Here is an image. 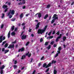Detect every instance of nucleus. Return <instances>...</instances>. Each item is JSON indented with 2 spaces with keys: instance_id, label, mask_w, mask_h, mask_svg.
Instances as JSON below:
<instances>
[{
  "instance_id": "nucleus-17",
  "label": "nucleus",
  "mask_w": 74,
  "mask_h": 74,
  "mask_svg": "<svg viewBox=\"0 0 74 74\" xmlns=\"http://www.w3.org/2000/svg\"><path fill=\"white\" fill-rule=\"evenodd\" d=\"M53 37V36H50L47 38V39H48V38H52Z\"/></svg>"
},
{
  "instance_id": "nucleus-30",
  "label": "nucleus",
  "mask_w": 74,
  "mask_h": 74,
  "mask_svg": "<svg viewBox=\"0 0 74 74\" xmlns=\"http://www.w3.org/2000/svg\"><path fill=\"white\" fill-rule=\"evenodd\" d=\"M66 37L65 36L63 38V41H65V40H66Z\"/></svg>"
},
{
  "instance_id": "nucleus-35",
  "label": "nucleus",
  "mask_w": 74,
  "mask_h": 74,
  "mask_svg": "<svg viewBox=\"0 0 74 74\" xmlns=\"http://www.w3.org/2000/svg\"><path fill=\"white\" fill-rule=\"evenodd\" d=\"M50 7V5L49 4L47 6V8H49Z\"/></svg>"
},
{
  "instance_id": "nucleus-44",
  "label": "nucleus",
  "mask_w": 74,
  "mask_h": 74,
  "mask_svg": "<svg viewBox=\"0 0 74 74\" xmlns=\"http://www.w3.org/2000/svg\"><path fill=\"white\" fill-rule=\"evenodd\" d=\"M51 32H50L48 34V35L49 36H50L51 35Z\"/></svg>"
},
{
  "instance_id": "nucleus-40",
  "label": "nucleus",
  "mask_w": 74,
  "mask_h": 74,
  "mask_svg": "<svg viewBox=\"0 0 74 74\" xmlns=\"http://www.w3.org/2000/svg\"><path fill=\"white\" fill-rule=\"evenodd\" d=\"M2 51L3 52H4L5 51V49L4 48H3L2 49Z\"/></svg>"
},
{
  "instance_id": "nucleus-9",
  "label": "nucleus",
  "mask_w": 74,
  "mask_h": 74,
  "mask_svg": "<svg viewBox=\"0 0 74 74\" xmlns=\"http://www.w3.org/2000/svg\"><path fill=\"white\" fill-rule=\"evenodd\" d=\"M10 12H11V14L12 15H14L15 14V11L14 10H10Z\"/></svg>"
},
{
  "instance_id": "nucleus-24",
  "label": "nucleus",
  "mask_w": 74,
  "mask_h": 74,
  "mask_svg": "<svg viewBox=\"0 0 74 74\" xmlns=\"http://www.w3.org/2000/svg\"><path fill=\"white\" fill-rule=\"evenodd\" d=\"M4 27V25L2 24L1 26H0V28L3 29V27Z\"/></svg>"
},
{
  "instance_id": "nucleus-43",
  "label": "nucleus",
  "mask_w": 74,
  "mask_h": 74,
  "mask_svg": "<svg viewBox=\"0 0 74 74\" xmlns=\"http://www.w3.org/2000/svg\"><path fill=\"white\" fill-rule=\"evenodd\" d=\"M44 56H43L42 57V58L40 59V60H43V59H44Z\"/></svg>"
},
{
  "instance_id": "nucleus-47",
  "label": "nucleus",
  "mask_w": 74,
  "mask_h": 74,
  "mask_svg": "<svg viewBox=\"0 0 74 74\" xmlns=\"http://www.w3.org/2000/svg\"><path fill=\"white\" fill-rule=\"evenodd\" d=\"M7 10H8V8H7L5 9L4 11V12H6L7 11Z\"/></svg>"
},
{
  "instance_id": "nucleus-55",
  "label": "nucleus",
  "mask_w": 74,
  "mask_h": 74,
  "mask_svg": "<svg viewBox=\"0 0 74 74\" xmlns=\"http://www.w3.org/2000/svg\"><path fill=\"white\" fill-rule=\"evenodd\" d=\"M25 25V23H23L22 24V26H24V25Z\"/></svg>"
},
{
  "instance_id": "nucleus-27",
  "label": "nucleus",
  "mask_w": 74,
  "mask_h": 74,
  "mask_svg": "<svg viewBox=\"0 0 74 74\" xmlns=\"http://www.w3.org/2000/svg\"><path fill=\"white\" fill-rule=\"evenodd\" d=\"M57 73V71L56 70H54V74H56Z\"/></svg>"
},
{
  "instance_id": "nucleus-12",
  "label": "nucleus",
  "mask_w": 74,
  "mask_h": 74,
  "mask_svg": "<svg viewBox=\"0 0 74 74\" xmlns=\"http://www.w3.org/2000/svg\"><path fill=\"white\" fill-rule=\"evenodd\" d=\"M39 25H40V23H38L36 25V30L39 27Z\"/></svg>"
},
{
  "instance_id": "nucleus-22",
  "label": "nucleus",
  "mask_w": 74,
  "mask_h": 74,
  "mask_svg": "<svg viewBox=\"0 0 74 74\" xmlns=\"http://www.w3.org/2000/svg\"><path fill=\"white\" fill-rule=\"evenodd\" d=\"M48 14H46L45 16V17H44V19H46L47 18V17H48Z\"/></svg>"
},
{
  "instance_id": "nucleus-8",
  "label": "nucleus",
  "mask_w": 74,
  "mask_h": 74,
  "mask_svg": "<svg viewBox=\"0 0 74 74\" xmlns=\"http://www.w3.org/2000/svg\"><path fill=\"white\" fill-rule=\"evenodd\" d=\"M24 50H25V49L23 47L21 48V49H20L18 50V52H22L23 51H24Z\"/></svg>"
},
{
  "instance_id": "nucleus-13",
  "label": "nucleus",
  "mask_w": 74,
  "mask_h": 74,
  "mask_svg": "<svg viewBox=\"0 0 74 74\" xmlns=\"http://www.w3.org/2000/svg\"><path fill=\"white\" fill-rule=\"evenodd\" d=\"M58 49L59 51H58L57 52L58 53H60V51H60V50L62 49V48H61V47H59V48H58Z\"/></svg>"
},
{
  "instance_id": "nucleus-15",
  "label": "nucleus",
  "mask_w": 74,
  "mask_h": 74,
  "mask_svg": "<svg viewBox=\"0 0 74 74\" xmlns=\"http://www.w3.org/2000/svg\"><path fill=\"white\" fill-rule=\"evenodd\" d=\"M8 38H9L10 37V32H9L8 34Z\"/></svg>"
},
{
  "instance_id": "nucleus-53",
  "label": "nucleus",
  "mask_w": 74,
  "mask_h": 74,
  "mask_svg": "<svg viewBox=\"0 0 74 74\" xmlns=\"http://www.w3.org/2000/svg\"><path fill=\"white\" fill-rule=\"evenodd\" d=\"M24 68H25V67H24V66L23 67L21 68V70H23V69H24Z\"/></svg>"
},
{
  "instance_id": "nucleus-36",
  "label": "nucleus",
  "mask_w": 74,
  "mask_h": 74,
  "mask_svg": "<svg viewBox=\"0 0 74 74\" xmlns=\"http://www.w3.org/2000/svg\"><path fill=\"white\" fill-rule=\"evenodd\" d=\"M4 17V14H2V16H1L2 18H3Z\"/></svg>"
},
{
  "instance_id": "nucleus-14",
  "label": "nucleus",
  "mask_w": 74,
  "mask_h": 74,
  "mask_svg": "<svg viewBox=\"0 0 74 74\" xmlns=\"http://www.w3.org/2000/svg\"><path fill=\"white\" fill-rule=\"evenodd\" d=\"M4 53L5 54V53H7V52H9V50H5L4 51Z\"/></svg>"
},
{
  "instance_id": "nucleus-62",
  "label": "nucleus",
  "mask_w": 74,
  "mask_h": 74,
  "mask_svg": "<svg viewBox=\"0 0 74 74\" xmlns=\"http://www.w3.org/2000/svg\"><path fill=\"white\" fill-rule=\"evenodd\" d=\"M8 5H10L11 3H10V2L8 3Z\"/></svg>"
},
{
  "instance_id": "nucleus-57",
  "label": "nucleus",
  "mask_w": 74,
  "mask_h": 74,
  "mask_svg": "<svg viewBox=\"0 0 74 74\" xmlns=\"http://www.w3.org/2000/svg\"><path fill=\"white\" fill-rule=\"evenodd\" d=\"M55 31H54L53 32V34H55Z\"/></svg>"
},
{
  "instance_id": "nucleus-50",
  "label": "nucleus",
  "mask_w": 74,
  "mask_h": 74,
  "mask_svg": "<svg viewBox=\"0 0 74 74\" xmlns=\"http://www.w3.org/2000/svg\"><path fill=\"white\" fill-rule=\"evenodd\" d=\"M35 73H36V71L34 70L32 73V74H35Z\"/></svg>"
},
{
  "instance_id": "nucleus-46",
  "label": "nucleus",
  "mask_w": 74,
  "mask_h": 74,
  "mask_svg": "<svg viewBox=\"0 0 74 74\" xmlns=\"http://www.w3.org/2000/svg\"><path fill=\"white\" fill-rule=\"evenodd\" d=\"M43 40L42 38H41L40 39V42H42Z\"/></svg>"
},
{
  "instance_id": "nucleus-5",
  "label": "nucleus",
  "mask_w": 74,
  "mask_h": 74,
  "mask_svg": "<svg viewBox=\"0 0 74 74\" xmlns=\"http://www.w3.org/2000/svg\"><path fill=\"white\" fill-rule=\"evenodd\" d=\"M5 37H3V36H0V43L2 42V41H3V40H5Z\"/></svg>"
},
{
  "instance_id": "nucleus-26",
  "label": "nucleus",
  "mask_w": 74,
  "mask_h": 74,
  "mask_svg": "<svg viewBox=\"0 0 74 74\" xmlns=\"http://www.w3.org/2000/svg\"><path fill=\"white\" fill-rule=\"evenodd\" d=\"M51 45H50L48 47H47V49H49L51 48Z\"/></svg>"
},
{
  "instance_id": "nucleus-1",
  "label": "nucleus",
  "mask_w": 74,
  "mask_h": 74,
  "mask_svg": "<svg viewBox=\"0 0 74 74\" xmlns=\"http://www.w3.org/2000/svg\"><path fill=\"white\" fill-rule=\"evenodd\" d=\"M47 26H45L44 28V29L42 30L39 29L38 31V34H42L45 31V30L47 29Z\"/></svg>"
},
{
  "instance_id": "nucleus-45",
  "label": "nucleus",
  "mask_w": 74,
  "mask_h": 74,
  "mask_svg": "<svg viewBox=\"0 0 74 74\" xmlns=\"http://www.w3.org/2000/svg\"><path fill=\"white\" fill-rule=\"evenodd\" d=\"M16 63H17V61L16 60H15L14 61V64H16Z\"/></svg>"
},
{
  "instance_id": "nucleus-39",
  "label": "nucleus",
  "mask_w": 74,
  "mask_h": 74,
  "mask_svg": "<svg viewBox=\"0 0 74 74\" xmlns=\"http://www.w3.org/2000/svg\"><path fill=\"white\" fill-rule=\"evenodd\" d=\"M48 42H46L45 43V45H48Z\"/></svg>"
},
{
  "instance_id": "nucleus-10",
  "label": "nucleus",
  "mask_w": 74,
  "mask_h": 74,
  "mask_svg": "<svg viewBox=\"0 0 74 74\" xmlns=\"http://www.w3.org/2000/svg\"><path fill=\"white\" fill-rule=\"evenodd\" d=\"M29 52H28L27 53H26V56H28V57H30L31 56V54L30 53L29 54Z\"/></svg>"
},
{
  "instance_id": "nucleus-59",
  "label": "nucleus",
  "mask_w": 74,
  "mask_h": 74,
  "mask_svg": "<svg viewBox=\"0 0 74 74\" xmlns=\"http://www.w3.org/2000/svg\"><path fill=\"white\" fill-rule=\"evenodd\" d=\"M74 4V2H73L71 4V5H73Z\"/></svg>"
},
{
  "instance_id": "nucleus-2",
  "label": "nucleus",
  "mask_w": 74,
  "mask_h": 74,
  "mask_svg": "<svg viewBox=\"0 0 74 74\" xmlns=\"http://www.w3.org/2000/svg\"><path fill=\"white\" fill-rule=\"evenodd\" d=\"M16 41L15 40L14 42H12V44L9 45V46L8 47V48H14V44H15Z\"/></svg>"
},
{
  "instance_id": "nucleus-31",
  "label": "nucleus",
  "mask_w": 74,
  "mask_h": 74,
  "mask_svg": "<svg viewBox=\"0 0 74 74\" xmlns=\"http://www.w3.org/2000/svg\"><path fill=\"white\" fill-rule=\"evenodd\" d=\"M7 47H8V44L7 43H6L5 44V47L7 48Z\"/></svg>"
},
{
  "instance_id": "nucleus-16",
  "label": "nucleus",
  "mask_w": 74,
  "mask_h": 74,
  "mask_svg": "<svg viewBox=\"0 0 74 74\" xmlns=\"http://www.w3.org/2000/svg\"><path fill=\"white\" fill-rule=\"evenodd\" d=\"M7 5H4L3 6V8H4V9H5V8H7Z\"/></svg>"
},
{
  "instance_id": "nucleus-41",
  "label": "nucleus",
  "mask_w": 74,
  "mask_h": 74,
  "mask_svg": "<svg viewBox=\"0 0 74 74\" xmlns=\"http://www.w3.org/2000/svg\"><path fill=\"white\" fill-rule=\"evenodd\" d=\"M15 18H13L11 19L12 21H15Z\"/></svg>"
},
{
  "instance_id": "nucleus-23",
  "label": "nucleus",
  "mask_w": 74,
  "mask_h": 74,
  "mask_svg": "<svg viewBox=\"0 0 74 74\" xmlns=\"http://www.w3.org/2000/svg\"><path fill=\"white\" fill-rule=\"evenodd\" d=\"M13 67L14 69H16V67H17V65H14L13 66Z\"/></svg>"
},
{
  "instance_id": "nucleus-42",
  "label": "nucleus",
  "mask_w": 74,
  "mask_h": 74,
  "mask_svg": "<svg viewBox=\"0 0 74 74\" xmlns=\"http://www.w3.org/2000/svg\"><path fill=\"white\" fill-rule=\"evenodd\" d=\"M29 44V42H28L26 44V46L28 45Z\"/></svg>"
},
{
  "instance_id": "nucleus-7",
  "label": "nucleus",
  "mask_w": 74,
  "mask_h": 74,
  "mask_svg": "<svg viewBox=\"0 0 74 74\" xmlns=\"http://www.w3.org/2000/svg\"><path fill=\"white\" fill-rule=\"evenodd\" d=\"M53 18H54V20H55V19H58V17H56V14H55L53 15Z\"/></svg>"
},
{
  "instance_id": "nucleus-54",
  "label": "nucleus",
  "mask_w": 74,
  "mask_h": 74,
  "mask_svg": "<svg viewBox=\"0 0 74 74\" xmlns=\"http://www.w3.org/2000/svg\"><path fill=\"white\" fill-rule=\"evenodd\" d=\"M21 73V70H19L18 71V73Z\"/></svg>"
},
{
  "instance_id": "nucleus-61",
  "label": "nucleus",
  "mask_w": 74,
  "mask_h": 74,
  "mask_svg": "<svg viewBox=\"0 0 74 74\" xmlns=\"http://www.w3.org/2000/svg\"><path fill=\"white\" fill-rule=\"evenodd\" d=\"M26 8V7H25V6H23V9H25V8Z\"/></svg>"
},
{
  "instance_id": "nucleus-4",
  "label": "nucleus",
  "mask_w": 74,
  "mask_h": 74,
  "mask_svg": "<svg viewBox=\"0 0 74 74\" xmlns=\"http://www.w3.org/2000/svg\"><path fill=\"white\" fill-rule=\"evenodd\" d=\"M4 67H5V66L4 65H2V66H0V70H1L0 72L1 74H2L3 73V70H2V69H4Z\"/></svg>"
},
{
  "instance_id": "nucleus-60",
  "label": "nucleus",
  "mask_w": 74,
  "mask_h": 74,
  "mask_svg": "<svg viewBox=\"0 0 74 74\" xmlns=\"http://www.w3.org/2000/svg\"><path fill=\"white\" fill-rule=\"evenodd\" d=\"M40 65H41V63H40L38 64V66H40Z\"/></svg>"
},
{
  "instance_id": "nucleus-18",
  "label": "nucleus",
  "mask_w": 74,
  "mask_h": 74,
  "mask_svg": "<svg viewBox=\"0 0 74 74\" xmlns=\"http://www.w3.org/2000/svg\"><path fill=\"white\" fill-rule=\"evenodd\" d=\"M14 27H15L14 26H13L11 28V30H12V31L14 30Z\"/></svg>"
},
{
  "instance_id": "nucleus-63",
  "label": "nucleus",
  "mask_w": 74,
  "mask_h": 74,
  "mask_svg": "<svg viewBox=\"0 0 74 74\" xmlns=\"http://www.w3.org/2000/svg\"><path fill=\"white\" fill-rule=\"evenodd\" d=\"M11 14V12H9L8 14V15H10Z\"/></svg>"
},
{
  "instance_id": "nucleus-19",
  "label": "nucleus",
  "mask_w": 74,
  "mask_h": 74,
  "mask_svg": "<svg viewBox=\"0 0 74 74\" xmlns=\"http://www.w3.org/2000/svg\"><path fill=\"white\" fill-rule=\"evenodd\" d=\"M25 57H26V56L25 55H23V56H22L21 57V59H25Z\"/></svg>"
},
{
  "instance_id": "nucleus-38",
  "label": "nucleus",
  "mask_w": 74,
  "mask_h": 74,
  "mask_svg": "<svg viewBox=\"0 0 74 74\" xmlns=\"http://www.w3.org/2000/svg\"><path fill=\"white\" fill-rule=\"evenodd\" d=\"M49 68H48L46 71H45V73H46V72H47V71H49Z\"/></svg>"
},
{
  "instance_id": "nucleus-28",
  "label": "nucleus",
  "mask_w": 74,
  "mask_h": 74,
  "mask_svg": "<svg viewBox=\"0 0 74 74\" xmlns=\"http://www.w3.org/2000/svg\"><path fill=\"white\" fill-rule=\"evenodd\" d=\"M15 34V33L14 32H13L11 33V35L12 36H14Z\"/></svg>"
},
{
  "instance_id": "nucleus-64",
  "label": "nucleus",
  "mask_w": 74,
  "mask_h": 74,
  "mask_svg": "<svg viewBox=\"0 0 74 74\" xmlns=\"http://www.w3.org/2000/svg\"><path fill=\"white\" fill-rule=\"evenodd\" d=\"M31 36H32V37H33L34 36V34H31Z\"/></svg>"
},
{
  "instance_id": "nucleus-29",
  "label": "nucleus",
  "mask_w": 74,
  "mask_h": 74,
  "mask_svg": "<svg viewBox=\"0 0 74 74\" xmlns=\"http://www.w3.org/2000/svg\"><path fill=\"white\" fill-rule=\"evenodd\" d=\"M25 0H23V3H22V4H25Z\"/></svg>"
},
{
  "instance_id": "nucleus-51",
  "label": "nucleus",
  "mask_w": 74,
  "mask_h": 74,
  "mask_svg": "<svg viewBox=\"0 0 74 74\" xmlns=\"http://www.w3.org/2000/svg\"><path fill=\"white\" fill-rule=\"evenodd\" d=\"M53 47H54V48H55V47H56V45L54 44V45Z\"/></svg>"
},
{
  "instance_id": "nucleus-6",
  "label": "nucleus",
  "mask_w": 74,
  "mask_h": 74,
  "mask_svg": "<svg viewBox=\"0 0 74 74\" xmlns=\"http://www.w3.org/2000/svg\"><path fill=\"white\" fill-rule=\"evenodd\" d=\"M62 37V34H60V35L59 36H58L57 39L56 40V42H58V41H59V39H60Z\"/></svg>"
},
{
  "instance_id": "nucleus-58",
  "label": "nucleus",
  "mask_w": 74,
  "mask_h": 74,
  "mask_svg": "<svg viewBox=\"0 0 74 74\" xmlns=\"http://www.w3.org/2000/svg\"><path fill=\"white\" fill-rule=\"evenodd\" d=\"M21 4H23V3L21 2H20V3H18V5H21Z\"/></svg>"
},
{
  "instance_id": "nucleus-37",
  "label": "nucleus",
  "mask_w": 74,
  "mask_h": 74,
  "mask_svg": "<svg viewBox=\"0 0 74 74\" xmlns=\"http://www.w3.org/2000/svg\"><path fill=\"white\" fill-rule=\"evenodd\" d=\"M58 56V53H56V55L54 56L55 58H56Z\"/></svg>"
},
{
  "instance_id": "nucleus-33",
  "label": "nucleus",
  "mask_w": 74,
  "mask_h": 74,
  "mask_svg": "<svg viewBox=\"0 0 74 74\" xmlns=\"http://www.w3.org/2000/svg\"><path fill=\"white\" fill-rule=\"evenodd\" d=\"M5 42H6V41H4L2 43L3 44L2 45V46H3V44H5Z\"/></svg>"
},
{
  "instance_id": "nucleus-49",
  "label": "nucleus",
  "mask_w": 74,
  "mask_h": 74,
  "mask_svg": "<svg viewBox=\"0 0 74 74\" xmlns=\"http://www.w3.org/2000/svg\"><path fill=\"white\" fill-rule=\"evenodd\" d=\"M12 16V15H11L9 16V18L10 19V18H11Z\"/></svg>"
},
{
  "instance_id": "nucleus-32",
  "label": "nucleus",
  "mask_w": 74,
  "mask_h": 74,
  "mask_svg": "<svg viewBox=\"0 0 74 74\" xmlns=\"http://www.w3.org/2000/svg\"><path fill=\"white\" fill-rule=\"evenodd\" d=\"M54 42H55L54 41H53L51 42L50 44H51V45H53Z\"/></svg>"
},
{
  "instance_id": "nucleus-25",
  "label": "nucleus",
  "mask_w": 74,
  "mask_h": 74,
  "mask_svg": "<svg viewBox=\"0 0 74 74\" xmlns=\"http://www.w3.org/2000/svg\"><path fill=\"white\" fill-rule=\"evenodd\" d=\"M56 62V61L54 60H53L52 62V64H55Z\"/></svg>"
},
{
  "instance_id": "nucleus-11",
  "label": "nucleus",
  "mask_w": 74,
  "mask_h": 74,
  "mask_svg": "<svg viewBox=\"0 0 74 74\" xmlns=\"http://www.w3.org/2000/svg\"><path fill=\"white\" fill-rule=\"evenodd\" d=\"M26 35H24L22 36L21 38L22 40H23L24 39H26Z\"/></svg>"
},
{
  "instance_id": "nucleus-56",
  "label": "nucleus",
  "mask_w": 74,
  "mask_h": 74,
  "mask_svg": "<svg viewBox=\"0 0 74 74\" xmlns=\"http://www.w3.org/2000/svg\"><path fill=\"white\" fill-rule=\"evenodd\" d=\"M17 28H15V30H14L15 32H16V31H17Z\"/></svg>"
},
{
  "instance_id": "nucleus-21",
  "label": "nucleus",
  "mask_w": 74,
  "mask_h": 74,
  "mask_svg": "<svg viewBox=\"0 0 74 74\" xmlns=\"http://www.w3.org/2000/svg\"><path fill=\"white\" fill-rule=\"evenodd\" d=\"M38 17L39 18H40L41 17V14L40 13H39L38 14Z\"/></svg>"
},
{
  "instance_id": "nucleus-48",
  "label": "nucleus",
  "mask_w": 74,
  "mask_h": 74,
  "mask_svg": "<svg viewBox=\"0 0 74 74\" xmlns=\"http://www.w3.org/2000/svg\"><path fill=\"white\" fill-rule=\"evenodd\" d=\"M31 31H32V29H30V28L29 29V32H31Z\"/></svg>"
},
{
  "instance_id": "nucleus-52",
  "label": "nucleus",
  "mask_w": 74,
  "mask_h": 74,
  "mask_svg": "<svg viewBox=\"0 0 74 74\" xmlns=\"http://www.w3.org/2000/svg\"><path fill=\"white\" fill-rule=\"evenodd\" d=\"M56 34L58 35H59V31Z\"/></svg>"
},
{
  "instance_id": "nucleus-3",
  "label": "nucleus",
  "mask_w": 74,
  "mask_h": 74,
  "mask_svg": "<svg viewBox=\"0 0 74 74\" xmlns=\"http://www.w3.org/2000/svg\"><path fill=\"white\" fill-rule=\"evenodd\" d=\"M51 66V63H49L47 65V64L45 63L43 65V67H45V68H48L49 67H50Z\"/></svg>"
},
{
  "instance_id": "nucleus-34",
  "label": "nucleus",
  "mask_w": 74,
  "mask_h": 74,
  "mask_svg": "<svg viewBox=\"0 0 74 74\" xmlns=\"http://www.w3.org/2000/svg\"><path fill=\"white\" fill-rule=\"evenodd\" d=\"M55 22V20L53 19L51 22V23H53Z\"/></svg>"
},
{
  "instance_id": "nucleus-20",
  "label": "nucleus",
  "mask_w": 74,
  "mask_h": 74,
  "mask_svg": "<svg viewBox=\"0 0 74 74\" xmlns=\"http://www.w3.org/2000/svg\"><path fill=\"white\" fill-rule=\"evenodd\" d=\"M20 17L21 18H22L23 17V14H21L20 16Z\"/></svg>"
}]
</instances>
